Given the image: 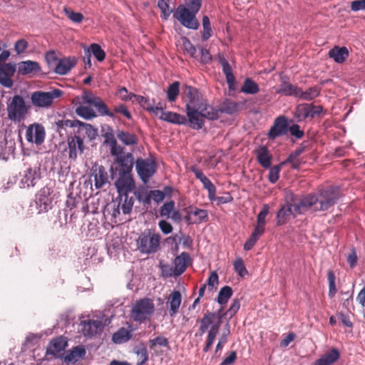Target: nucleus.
Masks as SVG:
<instances>
[{
	"label": "nucleus",
	"mask_w": 365,
	"mask_h": 365,
	"mask_svg": "<svg viewBox=\"0 0 365 365\" xmlns=\"http://www.w3.org/2000/svg\"><path fill=\"white\" fill-rule=\"evenodd\" d=\"M315 196L317 200L314 211H327L337 202L341 194L339 187L328 186L319 190Z\"/></svg>",
	"instance_id": "nucleus-1"
},
{
	"label": "nucleus",
	"mask_w": 365,
	"mask_h": 365,
	"mask_svg": "<svg viewBox=\"0 0 365 365\" xmlns=\"http://www.w3.org/2000/svg\"><path fill=\"white\" fill-rule=\"evenodd\" d=\"M161 236L153 230H144L139 235L136 244L138 250L143 254L155 253L160 248Z\"/></svg>",
	"instance_id": "nucleus-2"
},
{
	"label": "nucleus",
	"mask_w": 365,
	"mask_h": 365,
	"mask_svg": "<svg viewBox=\"0 0 365 365\" xmlns=\"http://www.w3.org/2000/svg\"><path fill=\"white\" fill-rule=\"evenodd\" d=\"M155 311V305L152 299L143 298L137 300L131 311L134 321L140 323L149 319Z\"/></svg>",
	"instance_id": "nucleus-3"
},
{
	"label": "nucleus",
	"mask_w": 365,
	"mask_h": 365,
	"mask_svg": "<svg viewBox=\"0 0 365 365\" xmlns=\"http://www.w3.org/2000/svg\"><path fill=\"white\" fill-rule=\"evenodd\" d=\"M29 108L24 98L19 95H15L7 106L8 118L11 120L20 122L25 118Z\"/></svg>",
	"instance_id": "nucleus-4"
},
{
	"label": "nucleus",
	"mask_w": 365,
	"mask_h": 365,
	"mask_svg": "<svg viewBox=\"0 0 365 365\" xmlns=\"http://www.w3.org/2000/svg\"><path fill=\"white\" fill-rule=\"evenodd\" d=\"M197 13L190 11L183 5H180L173 14V17L176 19L184 27L197 30L200 26V23L196 18Z\"/></svg>",
	"instance_id": "nucleus-5"
},
{
	"label": "nucleus",
	"mask_w": 365,
	"mask_h": 365,
	"mask_svg": "<svg viewBox=\"0 0 365 365\" xmlns=\"http://www.w3.org/2000/svg\"><path fill=\"white\" fill-rule=\"evenodd\" d=\"M63 92L59 89H53L51 91H35L31 96L32 104L38 108H48L53 102L54 98H59Z\"/></svg>",
	"instance_id": "nucleus-6"
},
{
	"label": "nucleus",
	"mask_w": 365,
	"mask_h": 365,
	"mask_svg": "<svg viewBox=\"0 0 365 365\" xmlns=\"http://www.w3.org/2000/svg\"><path fill=\"white\" fill-rule=\"evenodd\" d=\"M53 190L49 187H43L36 195V204L38 213L47 212L53 205Z\"/></svg>",
	"instance_id": "nucleus-7"
},
{
	"label": "nucleus",
	"mask_w": 365,
	"mask_h": 365,
	"mask_svg": "<svg viewBox=\"0 0 365 365\" xmlns=\"http://www.w3.org/2000/svg\"><path fill=\"white\" fill-rule=\"evenodd\" d=\"M135 169L140 178L147 183L156 172L155 163L150 159L138 158L135 162Z\"/></svg>",
	"instance_id": "nucleus-8"
},
{
	"label": "nucleus",
	"mask_w": 365,
	"mask_h": 365,
	"mask_svg": "<svg viewBox=\"0 0 365 365\" xmlns=\"http://www.w3.org/2000/svg\"><path fill=\"white\" fill-rule=\"evenodd\" d=\"M323 111L322 106H315L313 103H302L299 104L294 111V118L297 119V122H301L307 118H314L319 115Z\"/></svg>",
	"instance_id": "nucleus-9"
},
{
	"label": "nucleus",
	"mask_w": 365,
	"mask_h": 365,
	"mask_svg": "<svg viewBox=\"0 0 365 365\" xmlns=\"http://www.w3.org/2000/svg\"><path fill=\"white\" fill-rule=\"evenodd\" d=\"M134 200L133 197H129L128 193L118 194L116 202H114L112 215L117 217L120 214V209L125 215L130 214L133 207Z\"/></svg>",
	"instance_id": "nucleus-10"
},
{
	"label": "nucleus",
	"mask_w": 365,
	"mask_h": 365,
	"mask_svg": "<svg viewBox=\"0 0 365 365\" xmlns=\"http://www.w3.org/2000/svg\"><path fill=\"white\" fill-rule=\"evenodd\" d=\"M287 132V118L284 115H279L274 119V123L267 133V137L269 139L274 140L279 136L286 135Z\"/></svg>",
	"instance_id": "nucleus-11"
},
{
	"label": "nucleus",
	"mask_w": 365,
	"mask_h": 365,
	"mask_svg": "<svg viewBox=\"0 0 365 365\" xmlns=\"http://www.w3.org/2000/svg\"><path fill=\"white\" fill-rule=\"evenodd\" d=\"M186 125H188L193 130L202 128L205 125V118L201 110L197 107H188L187 109H186Z\"/></svg>",
	"instance_id": "nucleus-12"
},
{
	"label": "nucleus",
	"mask_w": 365,
	"mask_h": 365,
	"mask_svg": "<svg viewBox=\"0 0 365 365\" xmlns=\"http://www.w3.org/2000/svg\"><path fill=\"white\" fill-rule=\"evenodd\" d=\"M91 177L93 178L94 185L96 189H101L106 185L109 184V175L102 165L95 163L91 170Z\"/></svg>",
	"instance_id": "nucleus-13"
},
{
	"label": "nucleus",
	"mask_w": 365,
	"mask_h": 365,
	"mask_svg": "<svg viewBox=\"0 0 365 365\" xmlns=\"http://www.w3.org/2000/svg\"><path fill=\"white\" fill-rule=\"evenodd\" d=\"M183 93L187 99L185 105V108H199L205 100L202 98L198 90L190 86H185Z\"/></svg>",
	"instance_id": "nucleus-14"
},
{
	"label": "nucleus",
	"mask_w": 365,
	"mask_h": 365,
	"mask_svg": "<svg viewBox=\"0 0 365 365\" xmlns=\"http://www.w3.org/2000/svg\"><path fill=\"white\" fill-rule=\"evenodd\" d=\"M16 70V64L14 63H2L0 66V84L5 88H11L14 85L11 77L14 75Z\"/></svg>",
	"instance_id": "nucleus-15"
},
{
	"label": "nucleus",
	"mask_w": 365,
	"mask_h": 365,
	"mask_svg": "<svg viewBox=\"0 0 365 365\" xmlns=\"http://www.w3.org/2000/svg\"><path fill=\"white\" fill-rule=\"evenodd\" d=\"M115 186L118 194L129 193L135 187V182L131 173H118V178L115 182Z\"/></svg>",
	"instance_id": "nucleus-16"
},
{
	"label": "nucleus",
	"mask_w": 365,
	"mask_h": 365,
	"mask_svg": "<svg viewBox=\"0 0 365 365\" xmlns=\"http://www.w3.org/2000/svg\"><path fill=\"white\" fill-rule=\"evenodd\" d=\"M222 309L223 308L221 307L217 312L207 311L204 314L202 318L200 320V336H202L206 331L208 332L210 327L213 326V324H215L217 322L218 317H220V314H222Z\"/></svg>",
	"instance_id": "nucleus-17"
},
{
	"label": "nucleus",
	"mask_w": 365,
	"mask_h": 365,
	"mask_svg": "<svg viewBox=\"0 0 365 365\" xmlns=\"http://www.w3.org/2000/svg\"><path fill=\"white\" fill-rule=\"evenodd\" d=\"M190 259V257L188 253L185 252H182L179 256L176 257L174 260V269H170L169 273H166L165 276L181 275L185 271Z\"/></svg>",
	"instance_id": "nucleus-18"
},
{
	"label": "nucleus",
	"mask_w": 365,
	"mask_h": 365,
	"mask_svg": "<svg viewBox=\"0 0 365 365\" xmlns=\"http://www.w3.org/2000/svg\"><path fill=\"white\" fill-rule=\"evenodd\" d=\"M45 129L40 124H35L31 126L26 133V138L29 142L35 143L36 145H41L45 139Z\"/></svg>",
	"instance_id": "nucleus-19"
},
{
	"label": "nucleus",
	"mask_w": 365,
	"mask_h": 365,
	"mask_svg": "<svg viewBox=\"0 0 365 365\" xmlns=\"http://www.w3.org/2000/svg\"><path fill=\"white\" fill-rule=\"evenodd\" d=\"M69 149V158L76 159L78 154H82L84 150L83 139L81 135L75 133L74 136L68 138Z\"/></svg>",
	"instance_id": "nucleus-20"
},
{
	"label": "nucleus",
	"mask_w": 365,
	"mask_h": 365,
	"mask_svg": "<svg viewBox=\"0 0 365 365\" xmlns=\"http://www.w3.org/2000/svg\"><path fill=\"white\" fill-rule=\"evenodd\" d=\"M317 200L315 194L307 195L293 204L294 210L298 214H302L311 207L314 209L317 205Z\"/></svg>",
	"instance_id": "nucleus-21"
},
{
	"label": "nucleus",
	"mask_w": 365,
	"mask_h": 365,
	"mask_svg": "<svg viewBox=\"0 0 365 365\" xmlns=\"http://www.w3.org/2000/svg\"><path fill=\"white\" fill-rule=\"evenodd\" d=\"M21 176V183L24 187H34L40 179L39 170L37 168H28Z\"/></svg>",
	"instance_id": "nucleus-22"
},
{
	"label": "nucleus",
	"mask_w": 365,
	"mask_h": 365,
	"mask_svg": "<svg viewBox=\"0 0 365 365\" xmlns=\"http://www.w3.org/2000/svg\"><path fill=\"white\" fill-rule=\"evenodd\" d=\"M14 142L7 140L4 132L0 131V160H7L14 154Z\"/></svg>",
	"instance_id": "nucleus-23"
},
{
	"label": "nucleus",
	"mask_w": 365,
	"mask_h": 365,
	"mask_svg": "<svg viewBox=\"0 0 365 365\" xmlns=\"http://www.w3.org/2000/svg\"><path fill=\"white\" fill-rule=\"evenodd\" d=\"M115 163L118 165V173H131L134 158L131 153H127L125 155L115 159Z\"/></svg>",
	"instance_id": "nucleus-24"
},
{
	"label": "nucleus",
	"mask_w": 365,
	"mask_h": 365,
	"mask_svg": "<svg viewBox=\"0 0 365 365\" xmlns=\"http://www.w3.org/2000/svg\"><path fill=\"white\" fill-rule=\"evenodd\" d=\"M76 64L75 58L67 57L60 58L53 68V71L58 75L67 74Z\"/></svg>",
	"instance_id": "nucleus-25"
},
{
	"label": "nucleus",
	"mask_w": 365,
	"mask_h": 365,
	"mask_svg": "<svg viewBox=\"0 0 365 365\" xmlns=\"http://www.w3.org/2000/svg\"><path fill=\"white\" fill-rule=\"evenodd\" d=\"M299 87L292 84L289 81V78L287 76H280V84L277 90V93H282L287 96L297 97Z\"/></svg>",
	"instance_id": "nucleus-26"
},
{
	"label": "nucleus",
	"mask_w": 365,
	"mask_h": 365,
	"mask_svg": "<svg viewBox=\"0 0 365 365\" xmlns=\"http://www.w3.org/2000/svg\"><path fill=\"white\" fill-rule=\"evenodd\" d=\"M74 133L78 135H81L82 138H84V135H86L89 140H92L96 139L98 135V129L94 128L91 124L78 121L76 130H74Z\"/></svg>",
	"instance_id": "nucleus-27"
},
{
	"label": "nucleus",
	"mask_w": 365,
	"mask_h": 365,
	"mask_svg": "<svg viewBox=\"0 0 365 365\" xmlns=\"http://www.w3.org/2000/svg\"><path fill=\"white\" fill-rule=\"evenodd\" d=\"M82 332L83 335L92 336L101 331L102 322L98 320H86L81 322Z\"/></svg>",
	"instance_id": "nucleus-28"
},
{
	"label": "nucleus",
	"mask_w": 365,
	"mask_h": 365,
	"mask_svg": "<svg viewBox=\"0 0 365 365\" xmlns=\"http://www.w3.org/2000/svg\"><path fill=\"white\" fill-rule=\"evenodd\" d=\"M340 353L336 348H331L328 352L317 359L313 365H332L339 360Z\"/></svg>",
	"instance_id": "nucleus-29"
},
{
	"label": "nucleus",
	"mask_w": 365,
	"mask_h": 365,
	"mask_svg": "<svg viewBox=\"0 0 365 365\" xmlns=\"http://www.w3.org/2000/svg\"><path fill=\"white\" fill-rule=\"evenodd\" d=\"M41 70L39 63L33 61H21L18 64V72L22 76L38 72Z\"/></svg>",
	"instance_id": "nucleus-30"
},
{
	"label": "nucleus",
	"mask_w": 365,
	"mask_h": 365,
	"mask_svg": "<svg viewBox=\"0 0 365 365\" xmlns=\"http://www.w3.org/2000/svg\"><path fill=\"white\" fill-rule=\"evenodd\" d=\"M219 61L222 67L223 73L230 89H234L235 85V77L232 73V68L223 56H219Z\"/></svg>",
	"instance_id": "nucleus-31"
},
{
	"label": "nucleus",
	"mask_w": 365,
	"mask_h": 365,
	"mask_svg": "<svg viewBox=\"0 0 365 365\" xmlns=\"http://www.w3.org/2000/svg\"><path fill=\"white\" fill-rule=\"evenodd\" d=\"M349 50L345 46H335L329 51V56L337 63H344L349 57Z\"/></svg>",
	"instance_id": "nucleus-32"
},
{
	"label": "nucleus",
	"mask_w": 365,
	"mask_h": 365,
	"mask_svg": "<svg viewBox=\"0 0 365 365\" xmlns=\"http://www.w3.org/2000/svg\"><path fill=\"white\" fill-rule=\"evenodd\" d=\"M294 211L293 205L289 203L284 205L277 213V225L281 226L287 223Z\"/></svg>",
	"instance_id": "nucleus-33"
},
{
	"label": "nucleus",
	"mask_w": 365,
	"mask_h": 365,
	"mask_svg": "<svg viewBox=\"0 0 365 365\" xmlns=\"http://www.w3.org/2000/svg\"><path fill=\"white\" fill-rule=\"evenodd\" d=\"M68 345V342L64 337H58L53 339L47 347L46 353L48 354L56 356L57 354L63 351Z\"/></svg>",
	"instance_id": "nucleus-34"
},
{
	"label": "nucleus",
	"mask_w": 365,
	"mask_h": 365,
	"mask_svg": "<svg viewBox=\"0 0 365 365\" xmlns=\"http://www.w3.org/2000/svg\"><path fill=\"white\" fill-rule=\"evenodd\" d=\"M182 302V295L180 291H173L168 299V304L170 305L169 314L170 317H174L179 311L180 306Z\"/></svg>",
	"instance_id": "nucleus-35"
},
{
	"label": "nucleus",
	"mask_w": 365,
	"mask_h": 365,
	"mask_svg": "<svg viewBox=\"0 0 365 365\" xmlns=\"http://www.w3.org/2000/svg\"><path fill=\"white\" fill-rule=\"evenodd\" d=\"M86 353V349L83 346H74L66 353L63 359L65 362L76 363L79 359H83Z\"/></svg>",
	"instance_id": "nucleus-36"
},
{
	"label": "nucleus",
	"mask_w": 365,
	"mask_h": 365,
	"mask_svg": "<svg viewBox=\"0 0 365 365\" xmlns=\"http://www.w3.org/2000/svg\"><path fill=\"white\" fill-rule=\"evenodd\" d=\"M257 159L259 165L264 168L271 166L272 155L266 146L262 145L256 150Z\"/></svg>",
	"instance_id": "nucleus-37"
},
{
	"label": "nucleus",
	"mask_w": 365,
	"mask_h": 365,
	"mask_svg": "<svg viewBox=\"0 0 365 365\" xmlns=\"http://www.w3.org/2000/svg\"><path fill=\"white\" fill-rule=\"evenodd\" d=\"M133 330L121 327L112 336V341L115 344H121L128 341L133 336Z\"/></svg>",
	"instance_id": "nucleus-38"
},
{
	"label": "nucleus",
	"mask_w": 365,
	"mask_h": 365,
	"mask_svg": "<svg viewBox=\"0 0 365 365\" xmlns=\"http://www.w3.org/2000/svg\"><path fill=\"white\" fill-rule=\"evenodd\" d=\"M159 118L163 120L178 125H186L187 122V118L185 115L170 111L162 113Z\"/></svg>",
	"instance_id": "nucleus-39"
},
{
	"label": "nucleus",
	"mask_w": 365,
	"mask_h": 365,
	"mask_svg": "<svg viewBox=\"0 0 365 365\" xmlns=\"http://www.w3.org/2000/svg\"><path fill=\"white\" fill-rule=\"evenodd\" d=\"M304 150L305 147L303 145H301L294 151L291 153L287 158L282 161V163H285V165L287 163H291L292 169H299L302 162L298 158L301 154L304 153Z\"/></svg>",
	"instance_id": "nucleus-40"
},
{
	"label": "nucleus",
	"mask_w": 365,
	"mask_h": 365,
	"mask_svg": "<svg viewBox=\"0 0 365 365\" xmlns=\"http://www.w3.org/2000/svg\"><path fill=\"white\" fill-rule=\"evenodd\" d=\"M198 108L201 110L204 118L207 120H215L220 117L219 108L208 105L206 101Z\"/></svg>",
	"instance_id": "nucleus-41"
},
{
	"label": "nucleus",
	"mask_w": 365,
	"mask_h": 365,
	"mask_svg": "<svg viewBox=\"0 0 365 365\" xmlns=\"http://www.w3.org/2000/svg\"><path fill=\"white\" fill-rule=\"evenodd\" d=\"M297 93V98H299L305 101H312L317 98L320 93V90L317 87H312L305 91H303L302 88H299Z\"/></svg>",
	"instance_id": "nucleus-42"
},
{
	"label": "nucleus",
	"mask_w": 365,
	"mask_h": 365,
	"mask_svg": "<svg viewBox=\"0 0 365 365\" xmlns=\"http://www.w3.org/2000/svg\"><path fill=\"white\" fill-rule=\"evenodd\" d=\"M219 110L220 113L232 115L237 112L238 104L235 101L226 99L220 105Z\"/></svg>",
	"instance_id": "nucleus-43"
},
{
	"label": "nucleus",
	"mask_w": 365,
	"mask_h": 365,
	"mask_svg": "<svg viewBox=\"0 0 365 365\" xmlns=\"http://www.w3.org/2000/svg\"><path fill=\"white\" fill-rule=\"evenodd\" d=\"M117 138L125 145H134L138 143L137 136L128 132L118 130Z\"/></svg>",
	"instance_id": "nucleus-44"
},
{
	"label": "nucleus",
	"mask_w": 365,
	"mask_h": 365,
	"mask_svg": "<svg viewBox=\"0 0 365 365\" xmlns=\"http://www.w3.org/2000/svg\"><path fill=\"white\" fill-rule=\"evenodd\" d=\"M240 91L244 93L252 95L258 93L259 88L257 83H255L252 79L247 78L245 80Z\"/></svg>",
	"instance_id": "nucleus-45"
},
{
	"label": "nucleus",
	"mask_w": 365,
	"mask_h": 365,
	"mask_svg": "<svg viewBox=\"0 0 365 365\" xmlns=\"http://www.w3.org/2000/svg\"><path fill=\"white\" fill-rule=\"evenodd\" d=\"M233 294L232 289L230 286H225L222 287L219 292L217 297V302L220 305H224L227 303L230 298Z\"/></svg>",
	"instance_id": "nucleus-46"
},
{
	"label": "nucleus",
	"mask_w": 365,
	"mask_h": 365,
	"mask_svg": "<svg viewBox=\"0 0 365 365\" xmlns=\"http://www.w3.org/2000/svg\"><path fill=\"white\" fill-rule=\"evenodd\" d=\"M93 106L96 108L100 115L109 116L113 118H115V114L108 110L107 105L100 97L96 100Z\"/></svg>",
	"instance_id": "nucleus-47"
},
{
	"label": "nucleus",
	"mask_w": 365,
	"mask_h": 365,
	"mask_svg": "<svg viewBox=\"0 0 365 365\" xmlns=\"http://www.w3.org/2000/svg\"><path fill=\"white\" fill-rule=\"evenodd\" d=\"M78 120H61L55 123L56 130L58 133L61 134L63 130H66V128H73L76 130L78 124Z\"/></svg>",
	"instance_id": "nucleus-48"
},
{
	"label": "nucleus",
	"mask_w": 365,
	"mask_h": 365,
	"mask_svg": "<svg viewBox=\"0 0 365 365\" xmlns=\"http://www.w3.org/2000/svg\"><path fill=\"white\" fill-rule=\"evenodd\" d=\"M180 92V83L175 81L171 83L167 90V97L170 102H174L176 101Z\"/></svg>",
	"instance_id": "nucleus-49"
},
{
	"label": "nucleus",
	"mask_w": 365,
	"mask_h": 365,
	"mask_svg": "<svg viewBox=\"0 0 365 365\" xmlns=\"http://www.w3.org/2000/svg\"><path fill=\"white\" fill-rule=\"evenodd\" d=\"M110 154L115 158V159L125 155L127 153H125L124 148L118 145L116 140L112 136V139L110 142Z\"/></svg>",
	"instance_id": "nucleus-50"
},
{
	"label": "nucleus",
	"mask_w": 365,
	"mask_h": 365,
	"mask_svg": "<svg viewBox=\"0 0 365 365\" xmlns=\"http://www.w3.org/2000/svg\"><path fill=\"white\" fill-rule=\"evenodd\" d=\"M183 210L186 214H192L195 216H197L199 222L207 221L208 219L207 212L205 210L198 208L193 209L192 207H188L185 208Z\"/></svg>",
	"instance_id": "nucleus-51"
},
{
	"label": "nucleus",
	"mask_w": 365,
	"mask_h": 365,
	"mask_svg": "<svg viewBox=\"0 0 365 365\" xmlns=\"http://www.w3.org/2000/svg\"><path fill=\"white\" fill-rule=\"evenodd\" d=\"M76 113L78 115L89 120L95 118L96 116L94 110L87 106H80L76 108Z\"/></svg>",
	"instance_id": "nucleus-52"
},
{
	"label": "nucleus",
	"mask_w": 365,
	"mask_h": 365,
	"mask_svg": "<svg viewBox=\"0 0 365 365\" xmlns=\"http://www.w3.org/2000/svg\"><path fill=\"white\" fill-rule=\"evenodd\" d=\"M284 165L285 163L281 162L277 165L270 166L268 178L271 183H275L279 180L280 170Z\"/></svg>",
	"instance_id": "nucleus-53"
},
{
	"label": "nucleus",
	"mask_w": 365,
	"mask_h": 365,
	"mask_svg": "<svg viewBox=\"0 0 365 365\" xmlns=\"http://www.w3.org/2000/svg\"><path fill=\"white\" fill-rule=\"evenodd\" d=\"M240 307V302L238 299H234L230 308L224 313H222V318L228 317L229 319L232 318L236 313L239 311Z\"/></svg>",
	"instance_id": "nucleus-54"
},
{
	"label": "nucleus",
	"mask_w": 365,
	"mask_h": 365,
	"mask_svg": "<svg viewBox=\"0 0 365 365\" xmlns=\"http://www.w3.org/2000/svg\"><path fill=\"white\" fill-rule=\"evenodd\" d=\"M327 279L329 282V297H333L336 293V277L334 272L331 269L327 272Z\"/></svg>",
	"instance_id": "nucleus-55"
},
{
	"label": "nucleus",
	"mask_w": 365,
	"mask_h": 365,
	"mask_svg": "<svg viewBox=\"0 0 365 365\" xmlns=\"http://www.w3.org/2000/svg\"><path fill=\"white\" fill-rule=\"evenodd\" d=\"M64 13L67 18L74 23L79 24L84 19L83 15L81 13L75 12L70 8L65 7Z\"/></svg>",
	"instance_id": "nucleus-56"
},
{
	"label": "nucleus",
	"mask_w": 365,
	"mask_h": 365,
	"mask_svg": "<svg viewBox=\"0 0 365 365\" xmlns=\"http://www.w3.org/2000/svg\"><path fill=\"white\" fill-rule=\"evenodd\" d=\"M202 27L203 33L202 38L203 41H207L212 36V29L210 26V19L207 16H204L202 18Z\"/></svg>",
	"instance_id": "nucleus-57"
},
{
	"label": "nucleus",
	"mask_w": 365,
	"mask_h": 365,
	"mask_svg": "<svg viewBox=\"0 0 365 365\" xmlns=\"http://www.w3.org/2000/svg\"><path fill=\"white\" fill-rule=\"evenodd\" d=\"M148 344L150 349H155L156 346H168L169 341L167 338L158 336L154 339H150L148 341Z\"/></svg>",
	"instance_id": "nucleus-58"
},
{
	"label": "nucleus",
	"mask_w": 365,
	"mask_h": 365,
	"mask_svg": "<svg viewBox=\"0 0 365 365\" xmlns=\"http://www.w3.org/2000/svg\"><path fill=\"white\" fill-rule=\"evenodd\" d=\"M91 51L95 58L100 62L103 61L106 58V53L101 48V46L97 43H92L90 46Z\"/></svg>",
	"instance_id": "nucleus-59"
},
{
	"label": "nucleus",
	"mask_w": 365,
	"mask_h": 365,
	"mask_svg": "<svg viewBox=\"0 0 365 365\" xmlns=\"http://www.w3.org/2000/svg\"><path fill=\"white\" fill-rule=\"evenodd\" d=\"M269 212V206L267 204H264L262 207V210L258 213L257 217V225L262 226L265 227L266 225V217Z\"/></svg>",
	"instance_id": "nucleus-60"
},
{
	"label": "nucleus",
	"mask_w": 365,
	"mask_h": 365,
	"mask_svg": "<svg viewBox=\"0 0 365 365\" xmlns=\"http://www.w3.org/2000/svg\"><path fill=\"white\" fill-rule=\"evenodd\" d=\"M222 315L220 314V317H218L217 322L215 323V324H213V326H212L210 329L208 330L207 337L212 340L213 341H215V337L219 332V329L222 324Z\"/></svg>",
	"instance_id": "nucleus-61"
},
{
	"label": "nucleus",
	"mask_w": 365,
	"mask_h": 365,
	"mask_svg": "<svg viewBox=\"0 0 365 365\" xmlns=\"http://www.w3.org/2000/svg\"><path fill=\"white\" fill-rule=\"evenodd\" d=\"M203 187L208 192V197L210 200H215L216 199V187L214 184L207 178L202 182Z\"/></svg>",
	"instance_id": "nucleus-62"
},
{
	"label": "nucleus",
	"mask_w": 365,
	"mask_h": 365,
	"mask_svg": "<svg viewBox=\"0 0 365 365\" xmlns=\"http://www.w3.org/2000/svg\"><path fill=\"white\" fill-rule=\"evenodd\" d=\"M234 269L235 272L241 277H244L246 274H247L248 272L245 266L244 262L242 258H237L234 262Z\"/></svg>",
	"instance_id": "nucleus-63"
},
{
	"label": "nucleus",
	"mask_w": 365,
	"mask_h": 365,
	"mask_svg": "<svg viewBox=\"0 0 365 365\" xmlns=\"http://www.w3.org/2000/svg\"><path fill=\"white\" fill-rule=\"evenodd\" d=\"M182 46L185 51L192 58H196L197 49L191 41L186 37L182 38Z\"/></svg>",
	"instance_id": "nucleus-64"
}]
</instances>
